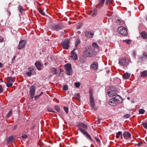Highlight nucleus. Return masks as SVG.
Segmentation results:
<instances>
[{
  "instance_id": "nucleus-1",
  "label": "nucleus",
  "mask_w": 147,
  "mask_h": 147,
  "mask_svg": "<svg viewBox=\"0 0 147 147\" xmlns=\"http://www.w3.org/2000/svg\"><path fill=\"white\" fill-rule=\"evenodd\" d=\"M87 128L88 127L87 125L85 124L81 123L79 125L78 129L83 134L89 138L91 140H92L90 135L85 131V130L87 129Z\"/></svg>"
},
{
  "instance_id": "nucleus-2",
  "label": "nucleus",
  "mask_w": 147,
  "mask_h": 147,
  "mask_svg": "<svg viewBox=\"0 0 147 147\" xmlns=\"http://www.w3.org/2000/svg\"><path fill=\"white\" fill-rule=\"evenodd\" d=\"M85 50L84 51L85 55L87 57H92L95 55L94 49L90 46H88L86 47Z\"/></svg>"
},
{
  "instance_id": "nucleus-3",
  "label": "nucleus",
  "mask_w": 147,
  "mask_h": 147,
  "mask_svg": "<svg viewBox=\"0 0 147 147\" xmlns=\"http://www.w3.org/2000/svg\"><path fill=\"white\" fill-rule=\"evenodd\" d=\"M107 93L108 95L110 97L118 96H116L117 94V90L115 88L110 87L108 90Z\"/></svg>"
},
{
  "instance_id": "nucleus-4",
  "label": "nucleus",
  "mask_w": 147,
  "mask_h": 147,
  "mask_svg": "<svg viewBox=\"0 0 147 147\" xmlns=\"http://www.w3.org/2000/svg\"><path fill=\"white\" fill-rule=\"evenodd\" d=\"M129 59L127 58H123L119 61V64L121 66H126L129 64Z\"/></svg>"
},
{
  "instance_id": "nucleus-5",
  "label": "nucleus",
  "mask_w": 147,
  "mask_h": 147,
  "mask_svg": "<svg viewBox=\"0 0 147 147\" xmlns=\"http://www.w3.org/2000/svg\"><path fill=\"white\" fill-rule=\"evenodd\" d=\"M89 93L90 94V104L91 108L95 110L96 109L94 107V98L93 96V91L91 89L89 91Z\"/></svg>"
},
{
  "instance_id": "nucleus-6",
  "label": "nucleus",
  "mask_w": 147,
  "mask_h": 147,
  "mask_svg": "<svg viewBox=\"0 0 147 147\" xmlns=\"http://www.w3.org/2000/svg\"><path fill=\"white\" fill-rule=\"evenodd\" d=\"M118 96H116L110 99L109 102V104L113 106L116 105L119 102V100H118Z\"/></svg>"
},
{
  "instance_id": "nucleus-7",
  "label": "nucleus",
  "mask_w": 147,
  "mask_h": 147,
  "mask_svg": "<svg viewBox=\"0 0 147 147\" xmlns=\"http://www.w3.org/2000/svg\"><path fill=\"white\" fill-rule=\"evenodd\" d=\"M118 32L120 34L123 35H125L127 34V29L123 26H120L118 28Z\"/></svg>"
},
{
  "instance_id": "nucleus-8",
  "label": "nucleus",
  "mask_w": 147,
  "mask_h": 147,
  "mask_svg": "<svg viewBox=\"0 0 147 147\" xmlns=\"http://www.w3.org/2000/svg\"><path fill=\"white\" fill-rule=\"evenodd\" d=\"M67 74L68 75H71L72 74V71L71 65L70 64L67 63L65 65Z\"/></svg>"
},
{
  "instance_id": "nucleus-9",
  "label": "nucleus",
  "mask_w": 147,
  "mask_h": 147,
  "mask_svg": "<svg viewBox=\"0 0 147 147\" xmlns=\"http://www.w3.org/2000/svg\"><path fill=\"white\" fill-rule=\"evenodd\" d=\"M69 40L66 39L64 41L62 42L61 44L62 47L64 49H67L69 47Z\"/></svg>"
},
{
  "instance_id": "nucleus-10",
  "label": "nucleus",
  "mask_w": 147,
  "mask_h": 147,
  "mask_svg": "<svg viewBox=\"0 0 147 147\" xmlns=\"http://www.w3.org/2000/svg\"><path fill=\"white\" fill-rule=\"evenodd\" d=\"M26 43V40H22L19 42L18 49L20 50L22 48L25 47Z\"/></svg>"
},
{
  "instance_id": "nucleus-11",
  "label": "nucleus",
  "mask_w": 147,
  "mask_h": 147,
  "mask_svg": "<svg viewBox=\"0 0 147 147\" xmlns=\"http://www.w3.org/2000/svg\"><path fill=\"white\" fill-rule=\"evenodd\" d=\"M15 78L11 77H9L7 79V83L6 85L8 87L11 86L12 85V82L14 81Z\"/></svg>"
},
{
  "instance_id": "nucleus-12",
  "label": "nucleus",
  "mask_w": 147,
  "mask_h": 147,
  "mask_svg": "<svg viewBox=\"0 0 147 147\" xmlns=\"http://www.w3.org/2000/svg\"><path fill=\"white\" fill-rule=\"evenodd\" d=\"M35 90V86H31L30 88V94L32 98L34 97Z\"/></svg>"
},
{
  "instance_id": "nucleus-13",
  "label": "nucleus",
  "mask_w": 147,
  "mask_h": 147,
  "mask_svg": "<svg viewBox=\"0 0 147 147\" xmlns=\"http://www.w3.org/2000/svg\"><path fill=\"white\" fill-rule=\"evenodd\" d=\"M63 28V26L62 24L60 23L58 24L54 25L53 26V28L54 30L58 31L59 30L62 29Z\"/></svg>"
},
{
  "instance_id": "nucleus-14",
  "label": "nucleus",
  "mask_w": 147,
  "mask_h": 147,
  "mask_svg": "<svg viewBox=\"0 0 147 147\" xmlns=\"http://www.w3.org/2000/svg\"><path fill=\"white\" fill-rule=\"evenodd\" d=\"M28 71L26 73V74L29 77H30L34 72V70L33 68L30 67L28 69Z\"/></svg>"
},
{
  "instance_id": "nucleus-15",
  "label": "nucleus",
  "mask_w": 147,
  "mask_h": 147,
  "mask_svg": "<svg viewBox=\"0 0 147 147\" xmlns=\"http://www.w3.org/2000/svg\"><path fill=\"white\" fill-rule=\"evenodd\" d=\"M123 135L125 139H129L131 137L130 134L128 131L124 132Z\"/></svg>"
},
{
  "instance_id": "nucleus-16",
  "label": "nucleus",
  "mask_w": 147,
  "mask_h": 147,
  "mask_svg": "<svg viewBox=\"0 0 147 147\" xmlns=\"http://www.w3.org/2000/svg\"><path fill=\"white\" fill-rule=\"evenodd\" d=\"M96 6L91 11L90 13V15L93 16H95L97 14V9L96 8Z\"/></svg>"
},
{
  "instance_id": "nucleus-17",
  "label": "nucleus",
  "mask_w": 147,
  "mask_h": 147,
  "mask_svg": "<svg viewBox=\"0 0 147 147\" xmlns=\"http://www.w3.org/2000/svg\"><path fill=\"white\" fill-rule=\"evenodd\" d=\"M98 67V64L96 62H93L91 65V67L94 70H96Z\"/></svg>"
},
{
  "instance_id": "nucleus-18",
  "label": "nucleus",
  "mask_w": 147,
  "mask_h": 147,
  "mask_svg": "<svg viewBox=\"0 0 147 147\" xmlns=\"http://www.w3.org/2000/svg\"><path fill=\"white\" fill-rule=\"evenodd\" d=\"M35 65L37 69L40 70L41 69V67L42 65L38 61L36 62L35 63Z\"/></svg>"
},
{
  "instance_id": "nucleus-19",
  "label": "nucleus",
  "mask_w": 147,
  "mask_h": 147,
  "mask_svg": "<svg viewBox=\"0 0 147 147\" xmlns=\"http://www.w3.org/2000/svg\"><path fill=\"white\" fill-rule=\"evenodd\" d=\"M85 34L86 36L89 37H92L93 35V34L91 32L88 31H86L85 32Z\"/></svg>"
},
{
  "instance_id": "nucleus-20",
  "label": "nucleus",
  "mask_w": 147,
  "mask_h": 147,
  "mask_svg": "<svg viewBox=\"0 0 147 147\" xmlns=\"http://www.w3.org/2000/svg\"><path fill=\"white\" fill-rule=\"evenodd\" d=\"M140 76L144 77L147 76V70H144L140 73Z\"/></svg>"
},
{
  "instance_id": "nucleus-21",
  "label": "nucleus",
  "mask_w": 147,
  "mask_h": 147,
  "mask_svg": "<svg viewBox=\"0 0 147 147\" xmlns=\"http://www.w3.org/2000/svg\"><path fill=\"white\" fill-rule=\"evenodd\" d=\"M71 57L73 58V59L76 60L77 59V55L75 52H71Z\"/></svg>"
},
{
  "instance_id": "nucleus-22",
  "label": "nucleus",
  "mask_w": 147,
  "mask_h": 147,
  "mask_svg": "<svg viewBox=\"0 0 147 147\" xmlns=\"http://www.w3.org/2000/svg\"><path fill=\"white\" fill-rule=\"evenodd\" d=\"M140 35L141 36L144 38L146 39L147 37V34L145 31L142 32L140 34Z\"/></svg>"
},
{
  "instance_id": "nucleus-23",
  "label": "nucleus",
  "mask_w": 147,
  "mask_h": 147,
  "mask_svg": "<svg viewBox=\"0 0 147 147\" xmlns=\"http://www.w3.org/2000/svg\"><path fill=\"white\" fill-rule=\"evenodd\" d=\"M130 75V74L128 73H125L124 74L123 77L125 79H127L129 78Z\"/></svg>"
},
{
  "instance_id": "nucleus-24",
  "label": "nucleus",
  "mask_w": 147,
  "mask_h": 147,
  "mask_svg": "<svg viewBox=\"0 0 147 147\" xmlns=\"http://www.w3.org/2000/svg\"><path fill=\"white\" fill-rule=\"evenodd\" d=\"M14 139V138L13 137L11 136L10 137L7 139V142L8 143H10L13 142V140Z\"/></svg>"
},
{
  "instance_id": "nucleus-25",
  "label": "nucleus",
  "mask_w": 147,
  "mask_h": 147,
  "mask_svg": "<svg viewBox=\"0 0 147 147\" xmlns=\"http://www.w3.org/2000/svg\"><path fill=\"white\" fill-rule=\"evenodd\" d=\"M105 0H99V5L100 6H102L103 5Z\"/></svg>"
},
{
  "instance_id": "nucleus-26",
  "label": "nucleus",
  "mask_w": 147,
  "mask_h": 147,
  "mask_svg": "<svg viewBox=\"0 0 147 147\" xmlns=\"http://www.w3.org/2000/svg\"><path fill=\"white\" fill-rule=\"evenodd\" d=\"M18 9L20 12L21 13L24 10L23 7L20 5H19L18 7Z\"/></svg>"
},
{
  "instance_id": "nucleus-27",
  "label": "nucleus",
  "mask_w": 147,
  "mask_h": 147,
  "mask_svg": "<svg viewBox=\"0 0 147 147\" xmlns=\"http://www.w3.org/2000/svg\"><path fill=\"white\" fill-rule=\"evenodd\" d=\"M39 12L43 15H45V12L41 9L39 8L38 9Z\"/></svg>"
},
{
  "instance_id": "nucleus-28",
  "label": "nucleus",
  "mask_w": 147,
  "mask_h": 147,
  "mask_svg": "<svg viewBox=\"0 0 147 147\" xmlns=\"http://www.w3.org/2000/svg\"><path fill=\"white\" fill-rule=\"evenodd\" d=\"M92 46L95 49H98V46L97 44L95 42H93L92 44Z\"/></svg>"
},
{
  "instance_id": "nucleus-29",
  "label": "nucleus",
  "mask_w": 147,
  "mask_h": 147,
  "mask_svg": "<svg viewBox=\"0 0 147 147\" xmlns=\"http://www.w3.org/2000/svg\"><path fill=\"white\" fill-rule=\"evenodd\" d=\"M51 71L53 73V74H55L56 72V69L55 68H52L51 69Z\"/></svg>"
},
{
  "instance_id": "nucleus-30",
  "label": "nucleus",
  "mask_w": 147,
  "mask_h": 147,
  "mask_svg": "<svg viewBox=\"0 0 147 147\" xmlns=\"http://www.w3.org/2000/svg\"><path fill=\"white\" fill-rule=\"evenodd\" d=\"M121 132L119 131L116 134V138H118L119 137V136L121 135Z\"/></svg>"
},
{
  "instance_id": "nucleus-31",
  "label": "nucleus",
  "mask_w": 147,
  "mask_h": 147,
  "mask_svg": "<svg viewBox=\"0 0 147 147\" xmlns=\"http://www.w3.org/2000/svg\"><path fill=\"white\" fill-rule=\"evenodd\" d=\"M113 0H106V4L108 5L111 3L112 2Z\"/></svg>"
},
{
  "instance_id": "nucleus-32",
  "label": "nucleus",
  "mask_w": 147,
  "mask_h": 147,
  "mask_svg": "<svg viewBox=\"0 0 147 147\" xmlns=\"http://www.w3.org/2000/svg\"><path fill=\"white\" fill-rule=\"evenodd\" d=\"M80 43V41L79 39H77L75 42V47H77L78 45Z\"/></svg>"
},
{
  "instance_id": "nucleus-33",
  "label": "nucleus",
  "mask_w": 147,
  "mask_h": 147,
  "mask_svg": "<svg viewBox=\"0 0 147 147\" xmlns=\"http://www.w3.org/2000/svg\"><path fill=\"white\" fill-rule=\"evenodd\" d=\"M139 112L140 114H143L144 113L145 111L144 109H141L139 110Z\"/></svg>"
},
{
  "instance_id": "nucleus-34",
  "label": "nucleus",
  "mask_w": 147,
  "mask_h": 147,
  "mask_svg": "<svg viewBox=\"0 0 147 147\" xmlns=\"http://www.w3.org/2000/svg\"><path fill=\"white\" fill-rule=\"evenodd\" d=\"M55 108L56 110L58 112H59L60 111V107L58 106H55Z\"/></svg>"
},
{
  "instance_id": "nucleus-35",
  "label": "nucleus",
  "mask_w": 147,
  "mask_h": 147,
  "mask_svg": "<svg viewBox=\"0 0 147 147\" xmlns=\"http://www.w3.org/2000/svg\"><path fill=\"white\" fill-rule=\"evenodd\" d=\"M80 84L79 82H76L75 83V86L77 88H78L80 86Z\"/></svg>"
},
{
  "instance_id": "nucleus-36",
  "label": "nucleus",
  "mask_w": 147,
  "mask_h": 147,
  "mask_svg": "<svg viewBox=\"0 0 147 147\" xmlns=\"http://www.w3.org/2000/svg\"><path fill=\"white\" fill-rule=\"evenodd\" d=\"M64 109L67 113H68V109L66 107H64Z\"/></svg>"
},
{
  "instance_id": "nucleus-37",
  "label": "nucleus",
  "mask_w": 147,
  "mask_h": 147,
  "mask_svg": "<svg viewBox=\"0 0 147 147\" xmlns=\"http://www.w3.org/2000/svg\"><path fill=\"white\" fill-rule=\"evenodd\" d=\"M12 114V111H11L10 110L9 111L8 113L7 114L6 117H9Z\"/></svg>"
},
{
  "instance_id": "nucleus-38",
  "label": "nucleus",
  "mask_w": 147,
  "mask_h": 147,
  "mask_svg": "<svg viewBox=\"0 0 147 147\" xmlns=\"http://www.w3.org/2000/svg\"><path fill=\"white\" fill-rule=\"evenodd\" d=\"M142 125L145 128L147 129V122L143 123Z\"/></svg>"
},
{
  "instance_id": "nucleus-39",
  "label": "nucleus",
  "mask_w": 147,
  "mask_h": 147,
  "mask_svg": "<svg viewBox=\"0 0 147 147\" xmlns=\"http://www.w3.org/2000/svg\"><path fill=\"white\" fill-rule=\"evenodd\" d=\"M63 88L64 90H67L68 88V86L67 85H64L63 86Z\"/></svg>"
},
{
  "instance_id": "nucleus-40",
  "label": "nucleus",
  "mask_w": 147,
  "mask_h": 147,
  "mask_svg": "<svg viewBox=\"0 0 147 147\" xmlns=\"http://www.w3.org/2000/svg\"><path fill=\"white\" fill-rule=\"evenodd\" d=\"M130 115L129 114H127L125 115L124 116V118H129L130 117Z\"/></svg>"
},
{
  "instance_id": "nucleus-41",
  "label": "nucleus",
  "mask_w": 147,
  "mask_h": 147,
  "mask_svg": "<svg viewBox=\"0 0 147 147\" xmlns=\"http://www.w3.org/2000/svg\"><path fill=\"white\" fill-rule=\"evenodd\" d=\"M126 41V43H127L128 45L130 44L131 43V41L130 40H123V41Z\"/></svg>"
},
{
  "instance_id": "nucleus-42",
  "label": "nucleus",
  "mask_w": 147,
  "mask_h": 147,
  "mask_svg": "<svg viewBox=\"0 0 147 147\" xmlns=\"http://www.w3.org/2000/svg\"><path fill=\"white\" fill-rule=\"evenodd\" d=\"M143 57L145 59L147 58V55L145 52H144L143 54Z\"/></svg>"
},
{
  "instance_id": "nucleus-43",
  "label": "nucleus",
  "mask_w": 147,
  "mask_h": 147,
  "mask_svg": "<svg viewBox=\"0 0 147 147\" xmlns=\"http://www.w3.org/2000/svg\"><path fill=\"white\" fill-rule=\"evenodd\" d=\"M3 91V89L2 86L0 85V93L1 92Z\"/></svg>"
},
{
  "instance_id": "nucleus-44",
  "label": "nucleus",
  "mask_w": 147,
  "mask_h": 147,
  "mask_svg": "<svg viewBox=\"0 0 147 147\" xmlns=\"http://www.w3.org/2000/svg\"><path fill=\"white\" fill-rule=\"evenodd\" d=\"M22 137L23 138H27V136L26 135H25L22 136Z\"/></svg>"
},
{
  "instance_id": "nucleus-45",
  "label": "nucleus",
  "mask_w": 147,
  "mask_h": 147,
  "mask_svg": "<svg viewBox=\"0 0 147 147\" xmlns=\"http://www.w3.org/2000/svg\"><path fill=\"white\" fill-rule=\"evenodd\" d=\"M76 96L78 98H80V95L79 94H77L76 95Z\"/></svg>"
},
{
  "instance_id": "nucleus-46",
  "label": "nucleus",
  "mask_w": 147,
  "mask_h": 147,
  "mask_svg": "<svg viewBox=\"0 0 147 147\" xmlns=\"http://www.w3.org/2000/svg\"><path fill=\"white\" fill-rule=\"evenodd\" d=\"M48 111H49L51 112H53V111L52 110V109L49 108L48 109Z\"/></svg>"
},
{
  "instance_id": "nucleus-47",
  "label": "nucleus",
  "mask_w": 147,
  "mask_h": 147,
  "mask_svg": "<svg viewBox=\"0 0 147 147\" xmlns=\"http://www.w3.org/2000/svg\"><path fill=\"white\" fill-rule=\"evenodd\" d=\"M77 47H76L74 48L73 50L71 51V52H75V51Z\"/></svg>"
},
{
  "instance_id": "nucleus-48",
  "label": "nucleus",
  "mask_w": 147,
  "mask_h": 147,
  "mask_svg": "<svg viewBox=\"0 0 147 147\" xmlns=\"http://www.w3.org/2000/svg\"><path fill=\"white\" fill-rule=\"evenodd\" d=\"M40 96V95L35 96V99H36L37 98H38Z\"/></svg>"
},
{
  "instance_id": "nucleus-49",
  "label": "nucleus",
  "mask_w": 147,
  "mask_h": 147,
  "mask_svg": "<svg viewBox=\"0 0 147 147\" xmlns=\"http://www.w3.org/2000/svg\"><path fill=\"white\" fill-rule=\"evenodd\" d=\"M16 127H17V126H14L13 128V129H16Z\"/></svg>"
},
{
  "instance_id": "nucleus-50",
  "label": "nucleus",
  "mask_w": 147,
  "mask_h": 147,
  "mask_svg": "<svg viewBox=\"0 0 147 147\" xmlns=\"http://www.w3.org/2000/svg\"><path fill=\"white\" fill-rule=\"evenodd\" d=\"M3 39V38H1V39L0 38V42H2Z\"/></svg>"
},
{
  "instance_id": "nucleus-51",
  "label": "nucleus",
  "mask_w": 147,
  "mask_h": 147,
  "mask_svg": "<svg viewBox=\"0 0 147 147\" xmlns=\"http://www.w3.org/2000/svg\"><path fill=\"white\" fill-rule=\"evenodd\" d=\"M142 144V143H139L138 144V146H140Z\"/></svg>"
},
{
  "instance_id": "nucleus-52",
  "label": "nucleus",
  "mask_w": 147,
  "mask_h": 147,
  "mask_svg": "<svg viewBox=\"0 0 147 147\" xmlns=\"http://www.w3.org/2000/svg\"><path fill=\"white\" fill-rule=\"evenodd\" d=\"M2 64L0 63V68L2 67Z\"/></svg>"
},
{
  "instance_id": "nucleus-53",
  "label": "nucleus",
  "mask_w": 147,
  "mask_h": 147,
  "mask_svg": "<svg viewBox=\"0 0 147 147\" xmlns=\"http://www.w3.org/2000/svg\"><path fill=\"white\" fill-rule=\"evenodd\" d=\"M100 122V119H98V122L99 123Z\"/></svg>"
},
{
  "instance_id": "nucleus-54",
  "label": "nucleus",
  "mask_w": 147,
  "mask_h": 147,
  "mask_svg": "<svg viewBox=\"0 0 147 147\" xmlns=\"http://www.w3.org/2000/svg\"><path fill=\"white\" fill-rule=\"evenodd\" d=\"M43 94V92H42L39 95H40V96L42 94Z\"/></svg>"
},
{
  "instance_id": "nucleus-55",
  "label": "nucleus",
  "mask_w": 147,
  "mask_h": 147,
  "mask_svg": "<svg viewBox=\"0 0 147 147\" xmlns=\"http://www.w3.org/2000/svg\"><path fill=\"white\" fill-rule=\"evenodd\" d=\"M121 138H123V137H122V135H121Z\"/></svg>"
},
{
  "instance_id": "nucleus-56",
  "label": "nucleus",
  "mask_w": 147,
  "mask_h": 147,
  "mask_svg": "<svg viewBox=\"0 0 147 147\" xmlns=\"http://www.w3.org/2000/svg\"><path fill=\"white\" fill-rule=\"evenodd\" d=\"M16 57V56H14L13 57V59H14Z\"/></svg>"
},
{
  "instance_id": "nucleus-57",
  "label": "nucleus",
  "mask_w": 147,
  "mask_h": 147,
  "mask_svg": "<svg viewBox=\"0 0 147 147\" xmlns=\"http://www.w3.org/2000/svg\"><path fill=\"white\" fill-rule=\"evenodd\" d=\"M127 99H129V98H127Z\"/></svg>"
},
{
  "instance_id": "nucleus-58",
  "label": "nucleus",
  "mask_w": 147,
  "mask_h": 147,
  "mask_svg": "<svg viewBox=\"0 0 147 147\" xmlns=\"http://www.w3.org/2000/svg\"><path fill=\"white\" fill-rule=\"evenodd\" d=\"M146 20H147V17H146Z\"/></svg>"
},
{
  "instance_id": "nucleus-59",
  "label": "nucleus",
  "mask_w": 147,
  "mask_h": 147,
  "mask_svg": "<svg viewBox=\"0 0 147 147\" xmlns=\"http://www.w3.org/2000/svg\"><path fill=\"white\" fill-rule=\"evenodd\" d=\"M98 139L97 140V141H98Z\"/></svg>"
},
{
  "instance_id": "nucleus-60",
  "label": "nucleus",
  "mask_w": 147,
  "mask_h": 147,
  "mask_svg": "<svg viewBox=\"0 0 147 147\" xmlns=\"http://www.w3.org/2000/svg\"><path fill=\"white\" fill-rule=\"evenodd\" d=\"M98 139L97 140V141H98Z\"/></svg>"
},
{
  "instance_id": "nucleus-61",
  "label": "nucleus",
  "mask_w": 147,
  "mask_h": 147,
  "mask_svg": "<svg viewBox=\"0 0 147 147\" xmlns=\"http://www.w3.org/2000/svg\"><path fill=\"white\" fill-rule=\"evenodd\" d=\"M98 139L97 140V141H98Z\"/></svg>"
}]
</instances>
